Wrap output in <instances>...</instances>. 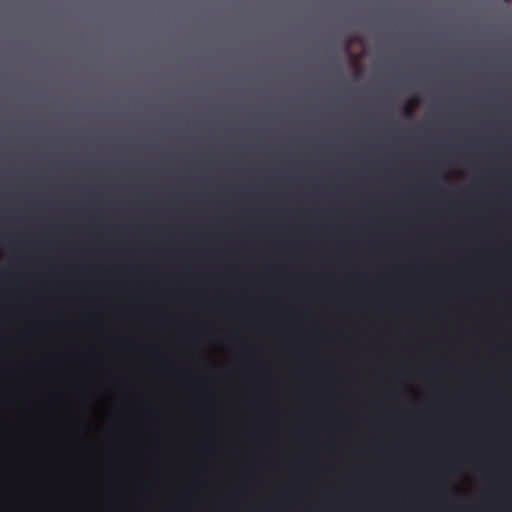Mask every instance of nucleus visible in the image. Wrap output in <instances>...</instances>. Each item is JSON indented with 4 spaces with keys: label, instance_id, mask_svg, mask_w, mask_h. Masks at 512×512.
Returning <instances> with one entry per match:
<instances>
[{
    "label": "nucleus",
    "instance_id": "obj_1",
    "mask_svg": "<svg viewBox=\"0 0 512 512\" xmlns=\"http://www.w3.org/2000/svg\"><path fill=\"white\" fill-rule=\"evenodd\" d=\"M404 115L406 117H412L413 116V109L410 105H406L403 109Z\"/></svg>",
    "mask_w": 512,
    "mask_h": 512
}]
</instances>
